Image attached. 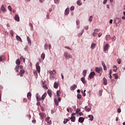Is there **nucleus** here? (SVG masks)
I'll use <instances>...</instances> for the list:
<instances>
[{"mask_svg":"<svg viewBox=\"0 0 125 125\" xmlns=\"http://www.w3.org/2000/svg\"><path fill=\"white\" fill-rule=\"evenodd\" d=\"M81 111V109L80 108H77V110H76V114H78V113H79V112Z\"/></svg>","mask_w":125,"mask_h":125,"instance_id":"c03bdc74","label":"nucleus"},{"mask_svg":"<svg viewBox=\"0 0 125 125\" xmlns=\"http://www.w3.org/2000/svg\"><path fill=\"white\" fill-rule=\"evenodd\" d=\"M47 93L50 97H51L52 95V93L51 92V91L50 90H48Z\"/></svg>","mask_w":125,"mask_h":125,"instance_id":"4be33fe9","label":"nucleus"},{"mask_svg":"<svg viewBox=\"0 0 125 125\" xmlns=\"http://www.w3.org/2000/svg\"><path fill=\"white\" fill-rule=\"evenodd\" d=\"M49 120H50V118L47 117L45 118V122H46V123H47V124H48V125H51V124H52V122H51V121H49Z\"/></svg>","mask_w":125,"mask_h":125,"instance_id":"20e7f679","label":"nucleus"},{"mask_svg":"<svg viewBox=\"0 0 125 125\" xmlns=\"http://www.w3.org/2000/svg\"><path fill=\"white\" fill-rule=\"evenodd\" d=\"M23 102H27V99H23Z\"/></svg>","mask_w":125,"mask_h":125,"instance_id":"774afa93","label":"nucleus"},{"mask_svg":"<svg viewBox=\"0 0 125 125\" xmlns=\"http://www.w3.org/2000/svg\"><path fill=\"white\" fill-rule=\"evenodd\" d=\"M10 34H11L12 37H13V31L11 30L10 31Z\"/></svg>","mask_w":125,"mask_h":125,"instance_id":"13d9d810","label":"nucleus"},{"mask_svg":"<svg viewBox=\"0 0 125 125\" xmlns=\"http://www.w3.org/2000/svg\"><path fill=\"white\" fill-rule=\"evenodd\" d=\"M85 74H86V70H83V77H85V76H86Z\"/></svg>","mask_w":125,"mask_h":125,"instance_id":"473e14b6","label":"nucleus"},{"mask_svg":"<svg viewBox=\"0 0 125 125\" xmlns=\"http://www.w3.org/2000/svg\"><path fill=\"white\" fill-rule=\"evenodd\" d=\"M36 97L37 101H41L42 100V98H41V96L39 95V93L36 94Z\"/></svg>","mask_w":125,"mask_h":125,"instance_id":"6e6552de","label":"nucleus"},{"mask_svg":"<svg viewBox=\"0 0 125 125\" xmlns=\"http://www.w3.org/2000/svg\"><path fill=\"white\" fill-rule=\"evenodd\" d=\"M111 39V37H110V35H106L105 37V39L106 41H109Z\"/></svg>","mask_w":125,"mask_h":125,"instance_id":"c85d7f7f","label":"nucleus"},{"mask_svg":"<svg viewBox=\"0 0 125 125\" xmlns=\"http://www.w3.org/2000/svg\"><path fill=\"white\" fill-rule=\"evenodd\" d=\"M89 21L90 22H92V16H90L89 18Z\"/></svg>","mask_w":125,"mask_h":125,"instance_id":"79ce46f5","label":"nucleus"},{"mask_svg":"<svg viewBox=\"0 0 125 125\" xmlns=\"http://www.w3.org/2000/svg\"><path fill=\"white\" fill-rule=\"evenodd\" d=\"M113 76L115 77V79H117L118 78H119V76H118V74L116 73H115L113 74Z\"/></svg>","mask_w":125,"mask_h":125,"instance_id":"4c0bfd02","label":"nucleus"},{"mask_svg":"<svg viewBox=\"0 0 125 125\" xmlns=\"http://www.w3.org/2000/svg\"><path fill=\"white\" fill-rule=\"evenodd\" d=\"M95 46H96V44H95V43H92V44L91 45V48L92 49H94V48H95Z\"/></svg>","mask_w":125,"mask_h":125,"instance_id":"b1692460","label":"nucleus"},{"mask_svg":"<svg viewBox=\"0 0 125 125\" xmlns=\"http://www.w3.org/2000/svg\"><path fill=\"white\" fill-rule=\"evenodd\" d=\"M27 40L28 41V43H30L31 44V39H30V38H29V37H27Z\"/></svg>","mask_w":125,"mask_h":125,"instance_id":"e433bc0d","label":"nucleus"},{"mask_svg":"<svg viewBox=\"0 0 125 125\" xmlns=\"http://www.w3.org/2000/svg\"><path fill=\"white\" fill-rule=\"evenodd\" d=\"M42 84L43 85V87H44L45 88H47V87H46V85L44 84V83L43 82H42Z\"/></svg>","mask_w":125,"mask_h":125,"instance_id":"de8ad7c7","label":"nucleus"},{"mask_svg":"<svg viewBox=\"0 0 125 125\" xmlns=\"http://www.w3.org/2000/svg\"><path fill=\"white\" fill-rule=\"evenodd\" d=\"M8 9L9 10V11H12V8H11V6H8Z\"/></svg>","mask_w":125,"mask_h":125,"instance_id":"37998d69","label":"nucleus"},{"mask_svg":"<svg viewBox=\"0 0 125 125\" xmlns=\"http://www.w3.org/2000/svg\"><path fill=\"white\" fill-rule=\"evenodd\" d=\"M75 9V7L74 6H72L70 7V10L71 11H73V10Z\"/></svg>","mask_w":125,"mask_h":125,"instance_id":"49530a36","label":"nucleus"},{"mask_svg":"<svg viewBox=\"0 0 125 125\" xmlns=\"http://www.w3.org/2000/svg\"><path fill=\"white\" fill-rule=\"evenodd\" d=\"M85 30H88V26H86L84 27Z\"/></svg>","mask_w":125,"mask_h":125,"instance_id":"338daca9","label":"nucleus"},{"mask_svg":"<svg viewBox=\"0 0 125 125\" xmlns=\"http://www.w3.org/2000/svg\"><path fill=\"white\" fill-rule=\"evenodd\" d=\"M116 41V37L113 36L112 38V42H115Z\"/></svg>","mask_w":125,"mask_h":125,"instance_id":"864d4df0","label":"nucleus"},{"mask_svg":"<svg viewBox=\"0 0 125 125\" xmlns=\"http://www.w3.org/2000/svg\"><path fill=\"white\" fill-rule=\"evenodd\" d=\"M94 32H97V33H98V32H99V30H98V29H96L94 30Z\"/></svg>","mask_w":125,"mask_h":125,"instance_id":"69168bd1","label":"nucleus"},{"mask_svg":"<svg viewBox=\"0 0 125 125\" xmlns=\"http://www.w3.org/2000/svg\"><path fill=\"white\" fill-rule=\"evenodd\" d=\"M97 35V33H95V32H94L93 33V36H94V37H96V35Z\"/></svg>","mask_w":125,"mask_h":125,"instance_id":"603ef678","label":"nucleus"},{"mask_svg":"<svg viewBox=\"0 0 125 125\" xmlns=\"http://www.w3.org/2000/svg\"><path fill=\"white\" fill-rule=\"evenodd\" d=\"M45 97H46V93H44L41 97L42 102L44 100V98H45Z\"/></svg>","mask_w":125,"mask_h":125,"instance_id":"9b49d317","label":"nucleus"},{"mask_svg":"<svg viewBox=\"0 0 125 125\" xmlns=\"http://www.w3.org/2000/svg\"><path fill=\"white\" fill-rule=\"evenodd\" d=\"M117 61H118V64H121V60L120 59H118L117 60Z\"/></svg>","mask_w":125,"mask_h":125,"instance_id":"6e6d98bb","label":"nucleus"},{"mask_svg":"<svg viewBox=\"0 0 125 125\" xmlns=\"http://www.w3.org/2000/svg\"><path fill=\"white\" fill-rule=\"evenodd\" d=\"M57 96H58V97H60V90H58L57 91Z\"/></svg>","mask_w":125,"mask_h":125,"instance_id":"f704fd0d","label":"nucleus"},{"mask_svg":"<svg viewBox=\"0 0 125 125\" xmlns=\"http://www.w3.org/2000/svg\"><path fill=\"white\" fill-rule=\"evenodd\" d=\"M68 122H69L68 119H64V121H63L64 125H65V124H67V123H68Z\"/></svg>","mask_w":125,"mask_h":125,"instance_id":"ea45409f","label":"nucleus"},{"mask_svg":"<svg viewBox=\"0 0 125 125\" xmlns=\"http://www.w3.org/2000/svg\"><path fill=\"white\" fill-rule=\"evenodd\" d=\"M48 48V44H45L44 45V49H47Z\"/></svg>","mask_w":125,"mask_h":125,"instance_id":"a19ab883","label":"nucleus"},{"mask_svg":"<svg viewBox=\"0 0 125 125\" xmlns=\"http://www.w3.org/2000/svg\"><path fill=\"white\" fill-rule=\"evenodd\" d=\"M84 32V30L83 29L81 31V33L78 34V37H81L83 35V32Z\"/></svg>","mask_w":125,"mask_h":125,"instance_id":"bb28decb","label":"nucleus"},{"mask_svg":"<svg viewBox=\"0 0 125 125\" xmlns=\"http://www.w3.org/2000/svg\"><path fill=\"white\" fill-rule=\"evenodd\" d=\"M103 81H104V83H104V85H107V79H106L105 78V77H104V78H103Z\"/></svg>","mask_w":125,"mask_h":125,"instance_id":"f3484780","label":"nucleus"},{"mask_svg":"<svg viewBox=\"0 0 125 125\" xmlns=\"http://www.w3.org/2000/svg\"><path fill=\"white\" fill-rule=\"evenodd\" d=\"M77 87V85H72L70 87V90H75V89H76Z\"/></svg>","mask_w":125,"mask_h":125,"instance_id":"2eb2a0df","label":"nucleus"},{"mask_svg":"<svg viewBox=\"0 0 125 125\" xmlns=\"http://www.w3.org/2000/svg\"><path fill=\"white\" fill-rule=\"evenodd\" d=\"M25 74V70H21L20 72V77H23V74Z\"/></svg>","mask_w":125,"mask_h":125,"instance_id":"ddd939ff","label":"nucleus"},{"mask_svg":"<svg viewBox=\"0 0 125 125\" xmlns=\"http://www.w3.org/2000/svg\"><path fill=\"white\" fill-rule=\"evenodd\" d=\"M46 19H49V15H48V13H47V14L46 15Z\"/></svg>","mask_w":125,"mask_h":125,"instance_id":"0e129e2a","label":"nucleus"},{"mask_svg":"<svg viewBox=\"0 0 125 125\" xmlns=\"http://www.w3.org/2000/svg\"><path fill=\"white\" fill-rule=\"evenodd\" d=\"M117 19L119 20L118 24H121V23H122V20L119 18H118Z\"/></svg>","mask_w":125,"mask_h":125,"instance_id":"3c124183","label":"nucleus"},{"mask_svg":"<svg viewBox=\"0 0 125 125\" xmlns=\"http://www.w3.org/2000/svg\"><path fill=\"white\" fill-rule=\"evenodd\" d=\"M91 110V108L88 107V106L85 107V110L86 111V112H90Z\"/></svg>","mask_w":125,"mask_h":125,"instance_id":"6ab92c4d","label":"nucleus"},{"mask_svg":"<svg viewBox=\"0 0 125 125\" xmlns=\"http://www.w3.org/2000/svg\"><path fill=\"white\" fill-rule=\"evenodd\" d=\"M78 99H82V95L81 94L77 95Z\"/></svg>","mask_w":125,"mask_h":125,"instance_id":"58836bf2","label":"nucleus"},{"mask_svg":"<svg viewBox=\"0 0 125 125\" xmlns=\"http://www.w3.org/2000/svg\"><path fill=\"white\" fill-rule=\"evenodd\" d=\"M81 0H78L77 1V4H78V5H82V4H83V3L81 2Z\"/></svg>","mask_w":125,"mask_h":125,"instance_id":"72a5a7b5","label":"nucleus"},{"mask_svg":"<svg viewBox=\"0 0 125 125\" xmlns=\"http://www.w3.org/2000/svg\"><path fill=\"white\" fill-rule=\"evenodd\" d=\"M40 117H41V118H42V119H43V118H44V114H43V113H41L39 114Z\"/></svg>","mask_w":125,"mask_h":125,"instance_id":"2f4dec72","label":"nucleus"},{"mask_svg":"<svg viewBox=\"0 0 125 125\" xmlns=\"http://www.w3.org/2000/svg\"><path fill=\"white\" fill-rule=\"evenodd\" d=\"M27 97L29 100H31V97H32V93L28 92L27 94Z\"/></svg>","mask_w":125,"mask_h":125,"instance_id":"9d476101","label":"nucleus"},{"mask_svg":"<svg viewBox=\"0 0 125 125\" xmlns=\"http://www.w3.org/2000/svg\"><path fill=\"white\" fill-rule=\"evenodd\" d=\"M14 19L16 21H17V22H19V21H20V18L19 17V16H18V14L15 15Z\"/></svg>","mask_w":125,"mask_h":125,"instance_id":"423d86ee","label":"nucleus"},{"mask_svg":"<svg viewBox=\"0 0 125 125\" xmlns=\"http://www.w3.org/2000/svg\"><path fill=\"white\" fill-rule=\"evenodd\" d=\"M5 60V56L4 55L0 56V62L4 61Z\"/></svg>","mask_w":125,"mask_h":125,"instance_id":"1a4fd4ad","label":"nucleus"},{"mask_svg":"<svg viewBox=\"0 0 125 125\" xmlns=\"http://www.w3.org/2000/svg\"><path fill=\"white\" fill-rule=\"evenodd\" d=\"M107 0H104L103 1V4H106V2H107Z\"/></svg>","mask_w":125,"mask_h":125,"instance_id":"052dcab7","label":"nucleus"},{"mask_svg":"<svg viewBox=\"0 0 125 125\" xmlns=\"http://www.w3.org/2000/svg\"><path fill=\"white\" fill-rule=\"evenodd\" d=\"M122 112V110L120 108L118 109V113H121Z\"/></svg>","mask_w":125,"mask_h":125,"instance_id":"e2e57ef3","label":"nucleus"},{"mask_svg":"<svg viewBox=\"0 0 125 125\" xmlns=\"http://www.w3.org/2000/svg\"><path fill=\"white\" fill-rule=\"evenodd\" d=\"M108 48H109V45H108V44H106L105 45H104V52H106V51L108 50Z\"/></svg>","mask_w":125,"mask_h":125,"instance_id":"0eeeda50","label":"nucleus"},{"mask_svg":"<svg viewBox=\"0 0 125 125\" xmlns=\"http://www.w3.org/2000/svg\"><path fill=\"white\" fill-rule=\"evenodd\" d=\"M49 73L50 75H55L56 74V70H53V71H49Z\"/></svg>","mask_w":125,"mask_h":125,"instance_id":"f8f14e48","label":"nucleus"},{"mask_svg":"<svg viewBox=\"0 0 125 125\" xmlns=\"http://www.w3.org/2000/svg\"><path fill=\"white\" fill-rule=\"evenodd\" d=\"M99 96H102V90H100L99 91Z\"/></svg>","mask_w":125,"mask_h":125,"instance_id":"a18cd8bd","label":"nucleus"},{"mask_svg":"<svg viewBox=\"0 0 125 125\" xmlns=\"http://www.w3.org/2000/svg\"><path fill=\"white\" fill-rule=\"evenodd\" d=\"M41 58H42V60H43L44 59V58H45V55L44 54V53L42 54Z\"/></svg>","mask_w":125,"mask_h":125,"instance_id":"cd10ccee","label":"nucleus"},{"mask_svg":"<svg viewBox=\"0 0 125 125\" xmlns=\"http://www.w3.org/2000/svg\"><path fill=\"white\" fill-rule=\"evenodd\" d=\"M40 63L37 62L36 64V70L39 73H41V66H40Z\"/></svg>","mask_w":125,"mask_h":125,"instance_id":"7ed1b4c3","label":"nucleus"},{"mask_svg":"<svg viewBox=\"0 0 125 125\" xmlns=\"http://www.w3.org/2000/svg\"><path fill=\"white\" fill-rule=\"evenodd\" d=\"M16 39L17 41H19V42H22V39H21V38H20V36L17 35Z\"/></svg>","mask_w":125,"mask_h":125,"instance_id":"412c9836","label":"nucleus"},{"mask_svg":"<svg viewBox=\"0 0 125 125\" xmlns=\"http://www.w3.org/2000/svg\"><path fill=\"white\" fill-rule=\"evenodd\" d=\"M69 11H70V10H69V8H66L65 10V12H64V14L65 15H68L69 14Z\"/></svg>","mask_w":125,"mask_h":125,"instance_id":"a211bd4d","label":"nucleus"},{"mask_svg":"<svg viewBox=\"0 0 125 125\" xmlns=\"http://www.w3.org/2000/svg\"><path fill=\"white\" fill-rule=\"evenodd\" d=\"M64 56L65 59H69V58H72V55L68 53V52H65L64 54Z\"/></svg>","mask_w":125,"mask_h":125,"instance_id":"f257e3e1","label":"nucleus"},{"mask_svg":"<svg viewBox=\"0 0 125 125\" xmlns=\"http://www.w3.org/2000/svg\"><path fill=\"white\" fill-rule=\"evenodd\" d=\"M94 76H95V73H94V72H92L90 73L89 75V78L90 79H93V78L94 77Z\"/></svg>","mask_w":125,"mask_h":125,"instance_id":"39448f33","label":"nucleus"},{"mask_svg":"<svg viewBox=\"0 0 125 125\" xmlns=\"http://www.w3.org/2000/svg\"><path fill=\"white\" fill-rule=\"evenodd\" d=\"M20 59H21V60H22L23 62L24 63H25V58H24V57H21Z\"/></svg>","mask_w":125,"mask_h":125,"instance_id":"c9c22d12","label":"nucleus"},{"mask_svg":"<svg viewBox=\"0 0 125 125\" xmlns=\"http://www.w3.org/2000/svg\"><path fill=\"white\" fill-rule=\"evenodd\" d=\"M16 63L17 64V65H20V60H19V59H18L16 62Z\"/></svg>","mask_w":125,"mask_h":125,"instance_id":"7c9ffc66","label":"nucleus"},{"mask_svg":"<svg viewBox=\"0 0 125 125\" xmlns=\"http://www.w3.org/2000/svg\"><path fill=\"white\" fill-rule=\"evenodd\" d=\"M54 102L56 106H58L59 105V103H58V100L56 99H54Z\"/></svg>","mask_w":125,"mask_h":125,"instance_id":"393cba45","label":"nucleus"},{"mask_svg":"<svg viewBox=\"0 0 125 125\" xmlns=\"http://www.w3.org/2000/svg\"><path fill=\"white\" fill-rule=\"evenodd\" d=\"M76 24L77 25H80V21L79 20L76 21Z\"/></svg>","mask_w":125,"mask_h":125,"instance_id":"8fccbe9b","label":"nucleus"},{"mask_svg":"<svg viewBox=\"0 0 125 125\" xmlns=\"http://www.w3.org/2000/svg\"><path fill=\"white\" fill-rule=\"evenodd\" d=\"M102 64L103 65V67H104V66H106L105 63H104V62H102Z\"/></svg>","mask_w":125,"mask_h":125,"instance_id":"bf43d9fd","label":"nucleus"},{"mask_svg":"<svg viewBox=\"0 0 125 125\" xmlns=\"http://www.w3.org/2000/svg\"><path fill=\"white\" fill-rule=\"evenodd\" d=\"M84 121V119H83V117H80L79 118V123H83V121Z\"/></svg>","mask_w":125,"mask_h":125,"instance_id":"dca6fc26","label":"nucleus"},{"mask_svg":"<svg viewBox=\"0 0 125 125\" xmlns=\"http://www.w3.org/2000/svg\"><path fill=\"white\" fill-rule=\"evenodd\" d=\"M1 10H2V12H6V9L4 7V6L2 5L1 7Z\"/></svg>","mask_w":125,"mask_h":125,"instance_id":"4468645a","label":"nucleus"},{"mask_svg":"<svg viewBox=\"0 0 125 125\" xmlns=\"http://www.w3.org/2000/svg\"><path fill=\"white\" fill-rule=\"evenodd\" d=\"M103 68L104 71H106V70H107V67H106V65H104V66H103Z\"/></svg>","mask_w":125,"mask_h":125,"instance_id":"4d7b16f0","label":"nucleus"},{"mask_svg":"<svg viewBox=\"0 0 125 125\" xmlns=\"http://www.w3.org/2000/svg\"><path fill=\"white\" fill-rule=\"evenodd\" d=\"M54 88H58V84L56 82L54 83Z\"/></svg>","mask_w":125,"mask_h":125,"instance_id":"a878e982","label":"nucleus"},{"mask_svg":"<svg viewBox=\"0 0 125 125\" xmlns=\"http://www.w3.org/2000/svg\"><path fill=\"white\" fill-rule=\"evenodd\" d=\"M19 68H20V66L18 65H16L15 69V70H17V69H19Z\"/></svg>","mask_w":125,"mask_h":125,"instance_id":"09e8293b","label":"nucleus"},{"mask_svg":"<svg viewBox=\"0 0 125 125\" xmlns=\"http://www.w3.org/2000/svg\"><path fill=\"white\" fill-rule=\"evenodd\" d=\"M102 36V33H100L99 34H98V37L99 38H100V37H101Z\"/></svg>","mask_w":125,"mask_h":125,"instance_id":"680f3d73","label":"nucleus"},{"mask_svg":"<svg viewBox=\"0 0 125 125\" xmlns=\"http://www.w3.org/2000/svg\"><path fill=\"white\" fill-rule=\"evenodd\" d=\"M88 118H90V120L91 121H93V116L92 115H89L88 116Z\"/></svg>","mask_w":125,"mask_h":125,"instance_id":"c756f323","label":"nucleus"},{"mask_svg":"<svg viewBox=\"0 0 125 125\" xmlns=\"http://www.w3.org/2000/svg\"><path fill=\"white\" fill-rule=\"evenodd\" d=\"M81 81L82 83L84 84V83H86V82H85V79L84 77H82L81 78Z\"/></svg>","mask_w":125,"mask_h":125,"instance_id":"5701e85b","label":"nucleus"},{"mask_svg":"<svg viewBox=\"0 0 125 125\" xmlns=\"http://www.w3.org/2000/svg\"><path fill=\"white\" fill-rule=\"evenodd\" d=\"M95 70L96 72H97V73H98V74H100L101 73H102V72H103V69L102 68V67H96Z\"/></svg>","mask_w":125,"mask_h":125,"instance_id":"f03ea898","label":"nucleus"},{"mask_svg":"<svg viewBox=\"0 0 125 125\" xmlns=\"http://www.w3.org/2000/svg\"><path fill=\"white\" fill-rule=\"evenodd\" d=\"M70 120H71V122L75 123V121L76 120V117L75 116H72L70 118Z\"/></svg>","mask_w":125,"mask_h":125,"instance_id":"aec40b11","label":"nucleus"},{"mask_svg":"<svg viewBox=\"0 0 125 125\" xmlns=\"http://www.w3.org/2000/svg\"><path fill=\"white\" fill-rule=\"evenodd\" d=\"M65 48H67V49H69V50H72V49H71L68 46H65Z\"/></svg>","mask_w":125,"mask_h":125,"instance_id":"5fc2aeb1","label":"nucleus"}]
</instances>
